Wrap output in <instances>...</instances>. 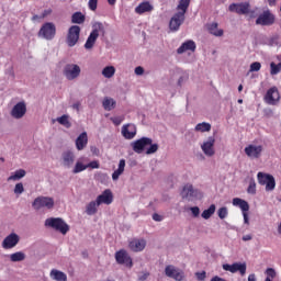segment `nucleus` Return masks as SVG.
I'll return each instance as SVG.
<instances>
[{
  "instance_id": "nucleus-1",
  "label": "nucleus",
  "mask_w": 281,
  "mask_h": 281,
  "mask_svg": "<svg viewBox=\"0 0 281 281\" xmlns=\"http://www.w3.org/2000/svg\"><path fill=\"white\" fill-rule=\"evenodd\" d=\"M100 34H102L103 36L106 34L104 24L102 22H94L92 24V31L86 41L85 49H87L88 52L93 49V47H95L98 38L100 37Z\"/></svg>"
},
{
  "instance_id": "nucleus-2",
  "label": "nucleus",
  "mask_w": 281,
  "mask_h": 281,
  "mask_svg": "<svg viewBox=\"0 0 281 281\" xmlns=\"http://www.w3.org/2000/svg\"><path fill=\"white\" fill-rule=\"evenodd\" d=\"M45 227H50L55 232H59L65 236L69 232V226L65 223V220L61 217H48L44 223Z\"/></svg>"
},
{
  "instance_id": "nucleus-3",
  "label": "nucleus",
  "mask_w": 281,
  "mask_h": 281,
  "mask_svg": "<svg viewBox=\"0 0 281 281\" xmlns=\"http://www.w3.org/2000/svg\"><path fill=\"white\" fill-rule=\"evenodd\" d=\"M54 198L52 196H37L34 199V201L32 202V207L33 210H35L36 212H38L40 210H54Z\"/></svg>"
},
{
  "instance_id": "nucleus-4",
  "label": "nucleus",
  "mask_w": 281,
  "mask_h": 281,
  "mask_svg": "<svg viewBox=\"0 0 281 281\" xmlns=\"http://www.w3.org/2000/svg\"><path fill=\"white\" fill-rule=\"evenodd\" d=\"M181 198L186 199V201H194L196 199H203V193L195 189L191 183H187L182 188Z\"/></svg>"
},
{
  "instance_id": "nucleus-5",
  "label": "nucleus",
  "mask_w": 281,
  "mask_h": 281,
  "mask_svg": "<svg viewBox=\"0 0 281 281\" xmlns=\"http://www.w3.org/2000/svg\"><path fill=\"white\" fill-rule=\"evenodd\" d=\"M37 35L40 38H45V41H54L56 36V24H54V22L44 23Z\"/></svg>"
},
{
  "instance_id": "nucleus-6",
  "label": "nucleus",
  "mask_w": 281,
  "mask_h": 281,
  "mask_svg": "<svg viewBox=\"0 0 281 281\" xmlns=\"http://www.w3.org/2000/svg\"><path fill=\"white\" fill-rule=\"evenodd\" d=\"M82 69L77 64H67L63 69V76L66 77V80H76L80 78Z\"/></svg>"
},
{
  "instance_id": "nucleus-7",
  "label": "nucleus",
  "mask_w": 281,
  "mask_h": 281,
  "mask_svg": "<svg viewBox=\"0 0 281 281\" xmlns=\"http://www.w3.org/2000/svg\"><path fill=\"white\" fill-rule=\"evenodd\" d=\"M78 41H80V26L72 25L68 30L66 36V44L68 45V47H76Z\"/></svg>"
},
{
  "instance_id": "nucleus-8",
  "label": "nucleus",
  "mask_w": 281,
  "mask_h": 281,
  "mask_svg": "<svg viewBox=\"0 0 281 281\" xmlns=\"http://www.w3.org/2000/svg\"><path fill=\"white\" fill-rule=\"evenodd\" d=\"M273 23H276V15L269 10L263 11L256 20V25H262L263 27H269Z\"/></svg>"
},
{
  "instance_id": "nucleus-9",
  "label": "nucleus",
  "mask_w": 281,
  "mask_h": 281,
  "mask_svg": "<svg viewBox=\"0 0 281 281\" xmlns=\"http://www.w3.org/2000/svg\"><path fill=\"white\" fill-rule=\"evenodd\" d=\"M215 144L216 137L214 136H209L207 139L202 143L201 149L205 157H214V155H216V150L214 149Z\"/></svg>"
},
{
  "instance_id": "nucleus-10",
  "label": "nucleus",
  "mask_w": 281,
  "mask_h": 281,
  "mask_svg": "<svg viewBox=\"0 0 281 281\" xmlns=\"http://www.w3.org/2000/svg\"><path fill=\"white\" fill-rule=\"evenodd\" d=\"M224 271H229V273H240V276H245L247 273V263L246 262H234L233 265L224 263L222 266Z\"/></svg>"
},
{
  "instance_id": "nucleus-11",
  "label": "nucleus",
  "mask_w": 281,
  "mask_h": 281,
  "mask_svg": "<svg viewBox=\"0 0 281 281\" xmlns=\"http://www.w3.org/2000/svg\"><path fill=\"white\" fill-rule=\"evenodd\" d=\"M19 243H21V236H19L16 233H10L2 240V249H14Z\"/></svg>"
},
{
  "instance_id": "nucleus-12",
  "label": "nucleus",
  "mask_w": 281,
  "mask_h": 281,
  "mask_svg": "<svg viewBox=\"0 0 281 281\" xmlns=\"http://www.w3.org/2000/svg\"><path fill=\"white\" fill-rule=\"evenodd\" d=\"M151 142L153 138L150 137H142L137 140L132 142L131 146L134 153H137V155H142V153H144V150L146 149V146L151 144Z\"/></svg>"
},
{
  "instance_id": "nucleus-13",
  "label": "nucleus",
  "mask_w": 281,
  "mask_h": 281,
  "mask_svg": "<svg viewBox=\"0 0 281 281\" xmlns=\"http://www.w3.org/2000/svg\"><path fill=\"white\" fill-rule=\"evenodd\" d=\"M25 113H27V105L25 101H20L12 108L10 115L14 120H21L25 117Z\"/></svg>"
},
{
  "instance_id": "nucleus-14",
  "label": "nucleus",
  "mask_w": 281,
  "mask_h": 281,
  "mask_svg": "<svg viewBox=\"0 0 281 281\" xmlns=\"http://www.w3.org/2000/svg\"><path fill=\"white\" fill-rule=\"evenodd\" d=\"M165 276H167V278H172V280L176 281H183V278H186L183 271L172 265H169L165 268Z\"/></svg>"
},
{
  "instance_id": "nucleus-15",
  "label": "nucleus",
  "mask_w": 281,
  "mask_h": 281,
  "mask_svg": "<svg viewBox=\"0 0 281 281\" xmlns=\"http://www.w3.org/2000/svg\"><path fill=\"white\" fill-rule=\"evenodd\" d=\"M233 205H237L238 207H240L244 216V223L245 225H249V213H247L249 212V202L239 198H234Z\"/></svg>"
},
{
  "instance_id": "nucleus-16",
  "label": "nucleus",
  "mask_w": 281,
  "mask_h": 281,
  "mask_svg": "<svg viewBox=\"0 0 281 281\" xmlns=\"http://www.w3.org/2000/svg\"><path fill=\"white\" fill-rule=\"evenodd\" d=\"M186 23V15L181 13H175L169 21L170 32H179V27Z\"/></svg>"
},
{
  "instance_id": "nucleus-17",
  "label": "nucleus",
  "mask_w": 281,
  "mask_h": 281,
  "mask_svg": "<svg viewBox=\"0 0 281 281\" xmlns=\"http://www.w3.org/2000/svg\"><path fill=\"white\" fill-rule=\"evenodd\" d=\"M265 101L267 104H270L272 106H276L280 102V91H278L277 87L270 88L266 95H265Z\"/></svg>"
},
{
  "instance_id": "nucleus-18",
  "label": "nucleus",
  "mask_w": 281,
  "mask_h": 281,
  "mask_svg": "<svg viewBox=\"0 0 281 281\" xmlns=\"http://www.w3.org/2000/svg\"><path fill=\"white\" fill-rule=\"evenodd\" d=\"M115 260L117 265H125V267H133V259L128 255V252L124 249L116 251Z\"/></svg>"
},
{
  "instance_id": "nucleus-19",
  "label": "nucleus",
  "mask_w": 281,
  "mask_h": 281,
  "mask_svg": "<svg viewBox=\"0 0 281 281\" xmlns=\"http://www.w3.org/2000/svg\"><path fill=\"white\" fill-rule=\"evenodd\" d=\"M251 5L249 2L232 3L228 7L229 12H235V14H249Z\"/></svg>"
},
{
  "instance_id": "nucleus-20",
  "label": "nucleus",
  "mask_w": 281,
  "mask_h": 281,
  "mask_svg": "<svg viewBox=\"0 0 281 281\" xmlns=\"http://www.w3.org/2000/svg\"><path fill=\"white\" fill-rule=\"evenodd\" d=\"M262 150V145H249L245 147V154L247 155V157H250V159H260Z\"/></svg>"
},
{
  "instance_id": "nucleus-21",
  "label": "nucleus",
  "mask_w": 281,
  "mask_h": 281,
  "mask_svg": "<svg viewBox=\"0 0 281 281\" xmlns=\"http://www.w3.org/2000/svg\"><path fill=\"white\" fill-rule=\"evenodd\" d=\"M111 205L113 203V192L111 189H105L102 194L98 195L97 198V205Z\"/></svg>"
},
{
  "instance_id": "nucleus-22",
  "label": "nucleus",
  "mask_w": 281,
  "mask_h": 281,
  "mask_svg": "<svg viewBox=\"0 0 281 281\" xmlns=\"http://www.w3.org/2000/svg\"><path fill=\"white\" fill-rule=\"evenodd\" d=\"M121 133L125 139H133L137 135V127L135 124L128 123L123 125Z\"/></svg>"
},
{
  "instance_id": "nucleus-23",
  "label": "nucleus",
  "mask_w": 281,
  "mask_h": 281,
  "mask_svg": "<svg viewBox=\"0 0 281 281\" xmlns=\"http://www.w3.org/2000/svg\"><path fill=\"white\" fill-rule=\"evenodd\" d=\"M61 161L64 168H71L74 166V161H76V154L71 150H66L61 154Z\"/></svg>"
},
{
  "instance_id": "nucleus-24",
  "label": "nucleus",
  "mask_w": 281,
  "mask_h": 281,
  "mask_svg": "<svg viewBox=\"0 0 281 281\" xmlns=\"http://www.w3.org/2000/svg\"><path fill=\"white\" fill-rule=\"evenodd\" d=\"M186 52H196V43L194 41L189 40L177 49V54H186Z\"/></svg>"
},
{
  "instance_id": "nucleus-25",
  "label": "nucleus",
  "mask_w": 281,
  "mask_h": 281,
  "mask_svg": "<svg viewBox=\"0 0 281 281\" xmlns=\"http://www.w3.org/2000/svg\"><path fill=\"white\" fill-rule=\"evenodd\" d=\"M130 249L132 251H144V249H146V241L145 239H133L130 241L128 245Z\"/></svg>"
},
{
  "instance_id": "nucleus-26",
  "label": "nucleus",
  "mask_w": 281,
  "mask_h": 281,
  "mask_svg": "<svg viewBox=\"0 0 281 281\" xmlns=\"http://www.w3.org/2000/svg\"><path fill=\"white\" fill-rule=\"evenodd\" d=\"M87 144H89V136L87 135V132H83L76 139L77 150H85V148H87Z\"/></svg>"
},
{
  "instance_id": "nucleus-27",
  "label": "nucleus",
  "mask_w": 281,
  "mask_h": 281,
  "mask_svg": "<svg viewBox=\"0 0 281 281\" xmlns=\"http://www.w3.org/2000/svg\"><path fill=\"white\" fill-rule=\"evenodd\" d=\"M102 106L104 111H113L117 106V101L111 97H105L102 101Z\"/></svg>"
},
{
  "instance_id": "nucleus-28",
  "label": "nucleus",
  "mask_w": 281,
  "mask_h": 281,
  "mask_svg": "<svg viewBox=\"0 0 281 281\" xmlns=\"http://www.w3.org/2000/svg\"><path fill=\"white\" fill-rule=\"evenodd\" d=\"M153 4H150L148 1H145L135 8V12L136 14H144L146 12H153Z\"/></svg>"
},
{
  "instance_id": "nucleus-29",
  "label": "nucleus",
  "mask_w": 281,
  "mask_h": 281,
  "mask_svg": "<svg viewBox=\"0 0 281 281\" xmlns=\"http://www.w3.org/2000/svg\"><path fill=\"white\" fill-rule=\"evenodd\" d=\"M206 27H207V31L210 32V34H212L213 36H223V34H224L223 29H218L217 22L207 24Z\"/></svg>"
},
{
  "instance_id": "nucleus-30",
  "label": "nucleus",
  "mask_w": 281,
  "mask_h": 281,
  "mask_svg": "<svg viewBox=\"0 0 281 281\" xmlns=\"http://www.w3.org/2000/svg\"><path fill=\"white\" fill-rule=\"evenodd\" d=\"M124 168H126V160L121 159L119 162V168L112 173L113 181H117L121 175H124Z\"/></svg>"
},
{
  "instance_id": "nucleus-31",
  "label": "nucleus",
  "mask_w": 281,
  "mask_h": 281,
  "mask_svg": "<svg viewBox=\"0 0 281 281\" xmlns=\"http://www.w3.org/2000/svg\"><path fill=\"white\" fill-rule=\"evenodd\" d=\"M189 8H190V0H180L177 5V10H178L177 13L186 16V13L188 12Z\"/></svg>"
},
{
  "instance_id": "nucleus-32",
  "label": "nucleus",
  "mask_w": 281,
  "mask_h": 281,
  "mask_svg": "<svg viewBox=\"0 0 281 281\" xmlns=\"http://www.w3.org/2000/svg\"><path fill=\"white\" fill-rule=\"evenodd\" d=\"M27 256L23 251H16L9 256L10 262H23Z\"/></svg>"
},
{
  "instance_id": "nucleus-33",
  "label": "nucleus",
  "mask_w": 281,
  "mask_h": 281,
  "mask_svg": "<svg viewBox=\"0 0 281 281\" xmlns=\"http://www.w3.org/2000/svg\"><path fill=\"white\" fill-rule=\"evenodd\" d=\"M50 278L52 280L56 281H67V274L60 270L53 269L50 271Z\"/></svg>"
},
{
  "instance_id": "nucleus-34",
  "label": "nucleus",
  "mask_w": 281,
  "mask_h": 281,
  "mask_svg": "<svg viewBox=\"0 0 281 281\" xmlns=\"http://www.w3.org/2000/svg\"><path fill=\"white\" fill-rule=\"evenodd\" d=\"M86 16L85 14H82V12L77 11L71 15V23H75L77 25H82V23H85L86 21Z\"/></svg>"
},
{
  "instance_id": "nucleus-35",
  "label": "nucleus",
  "mask_w": 281,
  "mask_h": 281,
  "mask_svg": "<svg viewBox=\"0 0 281 281\" xmlns=\"http://www.w3.org/2000/svg\"><path fill=\"white\" fill-rule=\"evenodd\" d=\"M99 206H100V205H98V200L91 201V202L86 206V213L88 214V216H93V214H97Z\"/></svg>"
},
{
  "instance_id": "nucleus-36",
  "label": "nucleus",
  "mask_w": 281,
  "mask_h": 281,
  "mask_svg": "<svg viewBox=\"0 0 281 281\" xmlns=\"http://www.w3.org/2000/svg\"><path fill=\"white\" fill-rule=\"evenodd\" d=\"M195 131L199 133H210L212 131V124L202 122L195 125Z\"/></svg>"
},
{
  "instance_id": "nucleus-37",
  "label": "nucleus",
  "mask_w": 281,
  "mask_h": 281,
  "mask_svg": "<svg viewBox=\"0 0 281 281\" xmlns=\"http://www.w3.org/2000/svg\"><path fill=\"white\" fill-rule=\"evenodd\" d=\"M214 212H216V205L211 204L209 209H206L202 212L201 216H202V218L207 221V220L212 218Z\"/></svg>"
},
{
  "instance_id": "nucleus-38",
  "label": "nucleus",
  "mask_w": 281,
  "mask_h": 281,
  "mask_svg": "<svg viewBox=\"0 0 281 281\" xmlns=\"http://www.w3.org/2000/svg\"><path fill=\"white\" fill-rule=\"evenodd\" d=\"M103 78H113L115 76V67L114 66H106L102 69Z\"/></svg>"
},
{
  "instance_id": "nucleus-39",
  "label": "nucleus",
  "mask_w": 281,
  "mask_h": 281,
  "mask_svg": "<svg viewBox=\"0 0 281 281\" xmlns=\"http://www.w3.org/2000/svg\"><path fill=\"white\" fill-rule=\"evenodd\" d=\"M58 124L65 126V128H71V122H69V115L64 114L56 119Z\"/></svg>"
},
{
  "instance_id": "nucleus-40",
  "label": "nucleus",
  "mask_w": 281,
  "mask_h": 281,
  "mask_svg": "<svg viewBox=\"0 0 281 281\" xmlns=\"http://www.w3.org/2000/svg\"><path fill=\"white\" fill-rule=\"evenodd\" d=\"M26 171L24 169L16 170L14 175L8 178V181H19L25 177Z\"/></svg>"
},
{
  "instance_id": "nucleus-41",
  "label": "nucleus",
  "mask_w": 281,
  "mask_h": 281,
  "mask_svg": "<svg viewBox=\"0 0 281 281\" xmlns=\"http://www.w3.org/2000/svg\"><path fill=\"white\" fill-rule=\"evenodd\" d=\"M270 178L271 175L269 173L258 172L257 175V179L260 186H266Z\"/></svg>"
},
{
  "instance_id": "nucleus-42",
  "label": "nucleus",
  "mask_w": 281,
  "mask_h": 281,
  "mask_svg": "<svg viewBox=\"0 0 281 281\" xmlns=\"http://www.w3.org/2000/svg\"><path fill=\"white\" fill-rule=\"evenodd\" d=\"M276 190V178L270 176V179L266 182V192H273Z\"/></svg>"
},
{
  "instance_id": "nucleus-43",
  "label": "nucleus",
  "mask_w": 281,
  "mask_h": 281,
  "mask_svg": "<svg viewBox=\"0 0 281 281\" xmlns=\"http://www.w3.org/2000/svg\"><path fill=\"white\" fill-rule=\"evenodd\" d=\"M87 168H89V166L82 165V162L77 161L75 165V168L72 170V173L78 175V172H82V171L87 170Z\"/></svg>"
},
{
  "instance_id": "nucleus-44",
  "label": "nucleus",
  "mask_w": 281,
  "mask_h": 281,
  "mask_svg": "<svg viewBox=\"0 0 281 281\" xmlns=\"http://www.w3.org/2000/svg\"><path fill=\"white\" fill-rule=\"evenodd\" d=\"M149 147L146 149V155H155V153H157V150H159V144L155 143L149 144Z\"/></svg>"
},
{
  "instance_id": "nucleus-45",
  "label": "nucleus",
  "mask_w": 281,
  "mask_h": 281,
  "mask_svg": "<svg viewBox=\"0 0 281 281\" xmlns=\"http://www.w3.org/2000/svg\"><path fill=\"white\" fill-rule=\"evenodd\" d=\"M14 194H16L18 196L23 194L25 192V188L23 187V182H19L15 184L14 190H13Z\"/></svg>"
},
{
  "instance_id": "nucleus-46",
  "label": "nucleus",
  "mask_w": 281,
  "mask_h": 281,
  "mask_svg": "<svg viewBox=\"0 0 281 281\" xmlns=\"http://www.w3.org/2000/svg\"><path fill=\"white\" fill-rule=\"evenodd\" d=\"M280 68L278 67V65H276V63H271L270 64V74L271 76H278V74H280Z\"/></svg>"
},
{
  "instance_id": "nucleus-47",
  "label": "nucleus",
  "mask_w": 281,
  "mask_h": 281,
  "mask_svg": "<svg viewBox=\"0 0 281 281\" xmlns=\"http://www.w3.org/2000/svg\"><path fill=\"white\" fill-rule=\"evenodd\" d=\"M247 192L248 194H256V181L254 179L250 180Z\"/></svg>"
},
{
  "instance_id": "nucleus-48",
  "label": "nucleus",
  "mask_w": 281,
  "mask_h": 281,
  "mask_svg": "<svg viewBox=\"0 0 281 281\" xmlns=\"http://www.w3.org/2000/svg\"><path fill=\"white\" fill-rule=\"evenodd\" d=\"M217 216L223 221V218H227V207L223 206L218 209Z\"/></svg>"
},
{
  "instance_id": "nucleus-49",
  "label": "nucleus",
  "mask_w": 281,
  "mask_h": 281,
  "mask_svg": "<svg viewBox=\"0 0 281 281\" xmlns=\"http://www.w3.org/2000/svg\"><path fill=\"white\" fill-rule=\"evenodd\" d=\"M88 5L92 12H95L98 10V0H89Z\"/></svg>"
},
{
  "instance_id": "nucleus-50",
  "label": "nucleus",
  "mask_w": 281,
  "mask_h": 281,
  "mask_svg": "<svg viewBox=\"0 0 281 281\" xmlns=\"http://www.w3.org/2000/svg\"><path fill=\"white\" fill-rule=\"evenodd\" d=\"M262 65L260 64V61H255L250 65V71H258L259 69H261Z\"/></svg>"
},
{
  "instance_id": "nucleus-51",
  "label": "nucleus",
  "mask_w": 281,
  "mask_h": 281,
  "mask_svg": "<svg viewBox=\"0 0 281 281\" xmlns=\"http://www.w3.org/2000/svg\"><path fill=\"white\" fill-rule=\"evenodd\" d=\"M195 277H196L198 280L204 281L205 278H207V273H206L205 271L196 272V273H195Z\"/></svg>"
},
{
  "instance_id": "nucleus-52",
  "label": "nucleus",
  "mask_w": 281,
  "mask_h": 281,
  "mask_svg": "<svg viewBox=\"0 0 281 281\" xmlns=\"http://www.w3.org/2000/svg\"><path fill=\"white\" fill-rule=\"evenodd\" d=\"M266 273H267L268 278H272V280H273V278H276V269H273V268H268L266 270Z\"/></svg>"
},
{
  "instance_id": "nucleus-53",
  "label": "nucleus",
  "mask_w": 281,
  "mask_h": 281,
  "mask_svg": "<svg viewBox=\"0 0 281 281\" xmlns=\"http://www.w3.org/2000/svg\"><path fill=\"white\" fill-rule=\"evenodd\" d=\"M190 210L195 218L201 214V209H199V206H192Z\"/></svg>"
},
{
  "instance_id": "nucleus-54",
  "label": "nucleus",
  "mask_w": 281,
  "mask_h": 281,
  "mask_svg": "<svg viewBox=\"0 0 281 281\" xmlns=\"http://www.w3.org/2000/svg\"><path fill=\"white\" fill-rule=\"evenodd\" d=\"M134 74H135L136 76H144V67L137 66V67L135 68V70H134Z\"/></svg>"
},
{
  "instance_id": "nucleus-55",
  "label": "nucleus",
  "mask_w": 281,
  "mask_h": 281,
  "mask_svg": "<svg viewBox=\"0 0 281 281\" xmlns=\"http://www.w3.org/2000/svg\"><path fill=\"white\" fill-rule=\"evenodd\" d=\"M86 166H88V168L95 169V168H100V162H98V160H93Z\"/></svg>"
},
{
  "instance_id": "nucleus-56",
  "label": "nucleus",
  "mask_w": 281,
  "mask_h": 281,
  "mask_svg": "<svg viewBox=\"0 0 281 281\" xmlns=\"http://www.w3.org/2000/svg\"><path fill=\"white\" fill-rule=\"evenodd\" d=\"M90 150H91L92 155H95L97 157L100 155V149L95 146H91Z\"/></svg>"
},
{
  "instance_id": "nucleus-57",
  "label": "nucleus",
  "mask_w": 281,
  "mask_h": 281,
  "mask_svg": "<svg viewBox=\"0 0 281 281\" xmlns=\"http://www.w3.org/2000/svg\"><path fill=\"white\" fill-rule=\"evenodd\" d=\"M148 276H150V273L145 272V273H143L142 276L138 277V280L139 281H146V280H148Z\"/></svg>"
},
{
  "instance_id": "nucleus-58",
  "label": "nucleus",
  "mask_w": 281,
  "mask_h": 281,
  "mask_svg": "<svg viewBox=\"0 0 281 281\" xmlns=\"http://www.w3.org/2000/svg\"><path fill=\"white\" fill-rule=\"evenodd\" d=\"M153 218H154V221H156V222H158V223L162 221L161 215H159V214H157V213H155V214L153 215Z\"/></svg>"
},
{
  "instance_id": "nucleus-59",
  "label": "nucleus",
  "mask_w": 281,
  "mask_h": 281,
  "mask_svg": "<svg viewBox=\"0 0 281 281\" xmlns=\"http://www.w3.org/2000/svg\"><path fill=\"white\" fill-rule=\"evenodd\" d=\"M210 281H226V280L218 276H214Z\"/></svg>"
},
{
  "instance_id": "nucleus-60",
  "label": "nucleus",
  "mask_w": 281,
  "mask_h": 281,
  "mask_svg": "<svg viewBox=\"0 0 281 281\" xmlns=\"http://www.w3.org/2000/svg\"><path fill=\"white\" fill-rule=\"evenodd\" d=\"M72 109H75L76 111H80V102L74 103Z\"/></svg>"
},
{
  "instance_id": "nucleus-61",
  "label": "nucleus",
  "mask_w": 281,
  "mask_h": 281,
  "mask_svg": "<svg viewBox=\"0 0 281 281\" xmlns=\"http://www.w3.org/2000/svg\"><path fill=\"white\" fill-rule=\"evenodd\" d=\"M251 238H252L251 235H245V236H243L241 239H243L244 241H247V240H251Z\"/></svg>"
},
{
  "instance_id": "nucleus-62",
  "label": "nucleus",
  "mask_w": 281,
  "mask_h": 281,
  "mask_svg": "<svg viewBox=\"0 0 281 281\" xmlns=\"http://www.w3.org/2000/svg\"><path fill=\"white\" fill-rule=\"evenodd\" d=\"M248 281H256V274H249Z\"/></svg>"
},
{
  "instance_id": "nucleus-63",
  "label": "nucleus",
  "mask_w": 281,
  "mask_h": 281,
  "mask_svg": "<svg viewBox=\"0 0 281 281\" xmlns=\"http://www.w3.org/2000/svg\"><path fill=\"white\" fill-rule=\"evenodd\" d=\"M268 3L270 7H273V5H276L277 0H268Z\"/></svg>"
},
{
  "instance_id": "nucleus-64",
  "label": "nucleus",
  "mask_w": 281,
  "mask_h": 281,
  "mask_svg": "<svg viewBox=\"0 0 281 281\" xmlns=\"http://www.w3.org/2000/svg\"><path fill=\"white\" fill-rule=\"evenodd\" d=\"M83 258H89V252L87 250L82 251Z\"/></svg>"
}]
</instances>
